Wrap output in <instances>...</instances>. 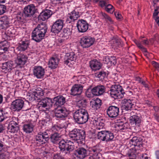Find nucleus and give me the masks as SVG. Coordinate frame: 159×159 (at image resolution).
<instances>
[{
  "label": "nucleus",
  "instance_id": "nucleus-19",
  "mask_svg": "<svg viewBox=\"0 0 159 159\" xmlns=\"http://www.w3.org/2000/svg\"><path fill=\"white\" fill-rule=\"evenodd\" d=\"M52 102L54 108L61 107L65 103L66 98L62 95L58 96L53 98Z\"/></svg>",
  "mask_w": 159,
  "mask_h": 159
},
{
  "label": "nucleus",
  "instance_id": "nucleus-20",
  "mask_svg": "<svg viewBox=\"0 0 159 159\" xmlns=\"http://www.w3.org/2000/svg\"><path fill=\"white\" fill-rule=\"evenodd\" d=\"M45 73V70L41 66H35L33 69V74L38 79H42Z\"/></svg>",
  "mask_w": 159,
  "mask_h": 159
},
{
  "label": "nucleus",
  "instance_id": "nucleus-56",
  "mask_svg": "<svg viewBox=\"0 0 159 159\" xmlns=\"http://www.w3.org/2000/svg\"><path fill=\"white\" fill-rule=\"evenodd\" d=\"M152 64L155 68L159 69V63L154 61H152Z\"/></svg>",
  "mask_w": 159,
  "mask_h": 159
},
{
  "label": "nucleus",
  "instance_id": "nucleus-10",
  "mask_svg": "<svg viewBox=\"0 0 159 159\" xmlns=\"http://www.w3.org/2000/svg\"><path fill=\"white\" fill-rule=\"evenodd\" d=\"M24 105V100L21 99H16L11 103V109L14 111H19L23 107Z\"/></svg>",
  "mask_w": 159,
  "mask_h": 159
},
{
  "label": "nucleus",
  "instance_id": "nucleus-12",
  "mask_svg": "<svg viewBox=\"0 0 159 159\" xmlns=\"http://www.w3.org/2000/svg\"><path fill=\"white\" fill-rule=\"evenodd\" d=\"M52 106V99L48 98H42L39 102L37 107L39 109L42 108H46V109L50 108Z\"/></svg>",
  "mask_w": 159,
  "mask_h": 159
},
{
  "label": "nucleus",
  "instance_id": "nucleus-47",
  "mask_svg": "<svg viewBox=\"0 0 159 159\" xmlns=\"http://www.w3.org/2000/svg\"><path fill=\"white\" fill-rule=\"evenodd\" d=\"M102 16L107 21H109L111 23H113V21L111 18L105 13H102Z\"/></svg>",
  "mask_w": 159,
  "mask_h": 159
},
{
  "label": "nucleus",
  "instance_id": "nucleus-50",
  "mask_svg": "<svg viewBox=\"0 0 159 159\" xmlns=\"http://www.w3.org/2000/svg\"><path fill=\"white\" fill-rule=\"evenodd\" d=\"M135 43L138 47V48L141 49L144 52H146L147 51L146 49L141 45L140 42L137 41H135Z\"/></svg>",
  "mask_w": 159,
  "mask_h": 159
},
{
  "label": "nucleus",
  "instance_id": "nucleus-23",
  "mask_svg": "<svg viewBox=\"0 0 159 159\" xmlns=\"http://www.w3.org/2000/svg\"><path fill=\"white\" fill-rule=\"evenodd\" d=\"M14 119L13 120L11 121L7 127L8 132L11 133H14L17 132L19 129V127L18 123L14 120Z\"/></svg>",
  "mask_w": 159,
  "mask_h": 159
},
{
  "label": "nucleus",
  "instance_id": "nucleus-24",
  "mask_svg": "<svg viewBox=\"0 0 159 159\" xmlns=\"http://www.w3.org/2000/svg\"><path fill=\"white\" fill-rule=\"evenodd\" d=\"M52 14V12L51 10L46 9L40 13L38 18L39 20L45 21L50 18Z\"/></svg>",
  "mask_w": 159,
  "mask_h": 159
},
{
  "label": "nucleus",
  "instance_id": "nucleus-18",
  "mask_svg": "<svg viewBox=\"0 0 159 159\" xmlns=\"http://www.w3.org/2000/svg\"><path fill=\"white\" fill-rule=\"evenodd\" d=\"M80 16L79 12L74 10L68 14L66 20V22L67 23H70L71 22H73L77 20Z\"/></svg>",
  "mask_w": 159,
  "mask_h": 159
},
{
  "label": "nucleus",
  "instance_id": "nucleus-49",
  "mask_svg": "<svg viewBox=\"0 0 159 159\" xmlns=\"http://www.w3.org/2000/svg\"><path fill=\"white\" fill-rule=\"evenodd\" d=\"M7 10L6 6L0 4V15L4 13Z\"/></svg>",
  "mask_w": 159,
  "mask_h": 159
},
{
  "label": "nucleus",
  "instance_id": "nucleus-25",
  "mask_svg": "<svg viewBox=\"0 0 159 159\" xmlns=\"http://www.w3.org/2000/svg\"><path fill=\"white\" fill-rule=\"evenodd\" d=\"M133 100L124 99L123 101L122 109L126 111L131 110L134 105Z\"/></svg>",
  "mask_w": 159,
  "mask_h": 159
},
{
  "label": "nucleus",
  "instance_id": "nucleus-55",
  "mask_svg": "<svg viewBox=\"0 0 159 159\" xmlns=\"http://www.w3.org/2000/svg\"><path fill=\"white\" fill-rule=\"evenodd\" d=\"M18 60H23V59H27V57L24 55L20 54L18 55Z\"/></svg>",
  "mask_w": 159,
  "mask_h": 159
},
{
  "label": "nucleus",
  "instance_id": "nucleus-64",
  "mask_svg": "<svg viewBox=\"0 0 159 159\" xmlns=\"http://www.w3.org/2000/svg\"><path fill=\"white\" fill-rule=\"evenodd\" d=\"M108 63L110 64L111 66H115L116 63V60H108Z\"/></svg>",
  "mask_w": 159,
  "mask_h": 159
},
{
  "label": "nucleus",
  "instance_id": "nucleus-13",
  "mask_svg": "<svg viewBox=\"0 0 159 159\" xmlns=\"http://www.w3.org/2000/svg\"><path fill=\"white\" fill-rule=\"evenodd\" d=\"M55 116L57 118L61 120L65 119L67 116L66 110L61 107L54 108Z\"/></svg>",
  "mask_w": 159,
  "mask_h": 159
},
{
  "label": "nucleus",
  "instance_id": "nucleus-45",
  "mask_svg": "<svg viewBox=\"0 0 159 159\" xmlns=\"http://www.w3.org/2000/svg\"><path fill=\"white\" fill-rule=\"evenodd\" d=\"M41 89L39 88L35 89L33 92L35 96L37 97L38 96H43V92L41 90Z\"/></svg>",
  "mask_w": 159,
  "mask_h": 159
},
{
  "label": "nucleus",
  "instance_id": "nucleus-57",
  "mask_svg": "<svg viewBox=\"0 0 159 159\" xmlns=\"http://www.w3.org/2000/svg\"><path fill=\"white\" fill-rule=\"evenodd\" d=\"M115 16L118 19H121L122 17L119 11H115L114 13Z\"/></svg>",
  "mask_w": 159,
  "mask_h": 159
},
{
  "label": "nucleus",
  "instance_id": "nucleus-7",
  "mask_svg": "<svg viewBox=\"0 0 159 159\" xmlns=\"http://www.w3.org/2000/svg\"><path fill=\"white\" fill-rule=\"evenodd\" d=\"M98 132V138L102 141L106 142L112 141L114 138L113 134L110 131L102 130Z\"/></svg>",
  "mask_w": 159,
  "mask_h": 159
},
{
  "label": "nucleus",
  "instance_id": "nucleus-2",
  "mask_svg": "<svg viewBox=\"0 0 159 159\" xmlns=\"http://www.w3.org/2000/svg\"><path fill=\"white\" fill-rule=\"evenodd\" d=\"M47 28V26L45 24L38 25L32 32V39L36 42L41 41L44 39Z\"/></svg>",
  "mask_w": 159,
  "mask_h": 159
},
{
  "label": "nucleus",
  "instance_id": "nucleus-62",
  "mask_svg": "<svg viewBox=\"0 0 159 159\" xmlns=\"http://www.w3.org/2000/svg\"><path fill=\"white\" fill-rule=\"evenodd\" d=\"M7 45H8L7 42L6 41L1 42L0 43V46L1 48L7 46Z\"/></svg>",
  "mask_w": 159,
  "mask_h": 159
},
{
  "label": "nucleus",
  "instance_id": "nucleus-36",
  "mask_svg": "<svg viewBox=\"0 0 159 159\" xmlns=\"http://www.w3.org/2000/svg\"><path fill=\"white\" fill-rule=\"evenodd\" d=\"M76 59V56L73 52L67 53L65 56V60H74Z\"/></svg>",
  "mask_w": 159,
  "mask_h": 159
},
{
  "label": "nucleus",
  "instance_id": "nucleus-28",
  "mask_svg": "<svg viewBox=\"0 0 159 159\" xmlns=\"http://www.w3.org/2000/svg\"><path fill=\"white\" fill-rule=\"evenodd\" d=\"M142 139L140 137H134L131 139L130 143L134 146L140 148L142 146Z\"/></svg>",
  "mask_w": 159,
  "mask_h": 159
},
{
  "label": "nucleus",
  "instance_id": "nucleus-40",
  "mask_svg": "<svg viewBox=\"0 0 159 159\" xmlns=\"http://www.w3.org/2000/svg\"><path fill=\"white\" fill-rule=\"evenodd\" d=\"M106 73L104 71L98 72L96 74V76L99 78L100 80H103L106 76Z\"/></svg>",
  "mask_w": 159,
  "mask_h": 159
},
{
  "label": "nucleus",
  "instance_id": "nucleus-6",
  "mask_svg": "<svg viewBox=\"0 0 159 159\" xmlns=\"http://www.w3.org/2000/svg\"><path fill=\"white\" fill-rule=\"evenodd\" d=\"M109 92H110V96L115 99L123 98L125 94L124 90L120 85H112Z\"/></svg>",
  "mask_w": 159,
  "mask_h": 159
},
{
  "label": "nucleus",
  "instance_id": "nucleus-15",
  "mask_svg": "<svg viewBox=\"0 0 159 159\" xmlns=\"http://www.w3.org/2000/svg\"><path fill=\"white\" fill-rule=\"evenodd\" d=\"M106 112L109 117L112 118H115L119 115V109L117 107L111 106L107 109Z\"/></svg>",
  "mask_w": 159,
  "mask_h": 159
},
{
  "label": "nucleus",
  "instance_id": "nucleus-17",
  "mask_svg": "<svg viewBox=\"0 0 159 159\" xmlns=\"http://www.w3.org/2000/svg\"><path fill=\"white\" fill-rule=\"evenodd\" d=\"M30 40L26 38H23L18 43L17 49L20 51H24L28 48Z\"/></svg>",
  "mask_w": 159,
  "mask_h": 159
},
{
  "label": "nucleus",
  "instance_id": "nucleus-30",
  "mask_svg": "<svg viewBox=\"0 0 159 159\" xmlns=\"http://www.w3.org/2000/svg\"><path fill=\"white\" fill-rule=\"evenodd\" d=\"M72 30L68 28H64L60 34V36L65 39H67L71 37Z\"/></svg>",
  "mask_w": 159,
  "mask_h": 159
},
{
  "label": "nucleus",
  "instance_id": "nucleus-14",
  "mask_svg": "<svg viewBox=\"0 0 159 159\" xmlns=\"http://www.w3.org/2000/svg\"><path fill=\"white\" fill-rule=\"evenodd\" d=\"M89 25L87 21L83 19L79 20L76 24L78 31L80 33L86 32L89 28Z\"/></svg>",
  "mask_w": 159,
  "mask_h": 159
},
{
  "label": "nucleus",
  "instance_id": "nucleus-58",
  "mask_svg": "<svg viewBox=\"0 0 159 159\" xmlns=\"http://www.w3.org/2000/svg\"><path fill=\"white\" fill-rule=\"evenodd\" d=\"M107 4L106 2L103 0L100 1L99 2V5L101 7H103L104 6L105 7Z\"/></svg>",
  "mask_w": 159,
  "mask_h": 159
},
{
  "label": "nucleus",
  "instance_id": "nucleus-52",
  "mask_svg": "<svg viewBox=\"0 0 159 159\" xmlns=\"http://www.w3.org/2000/svg\"><path fill=\"white\" fill-rule=\"evenodd\" d=\"M135 43L138 47V48L141 49L144 52H146L147 51L146 49L141 45L140 42L137 41H135Z\"/></svg>",
  "mask_w": 159,
  "mask_h": 159
},
{
  "label": "nucleus",
  "instance_id": "nucleus-60",
  "mask_svg": "<svg viewBox=\"0 0 159 159\" xmlns=\"http://www.w3.org/2000/svg\"><path fill=\"white\" fill-rule=\"evenodd\" d=\"M4 146V143L0 140V153H4L5 151L2 150V148Z\"/></svg>",
  "mask_w": 159,
  "mask_h": 159
},
{
  "label": "nucleus",
  "instance_id": "nucleus-22",
  "mask_svg": "<svg viewBox=\"0 0 159 159\" xmlns=\"http://www.w3.org/2000/svg\"><path fill=\"white\" fill-rule=\"evenodd\" d=\"M75 155L80 159H83L88 156V150L83 147L79 148L75 150Z\"/></svg>",
  "mask_w": 159,
  "mask_h": 159
},
{
  "label": "nucleus",
  "instance_id": "nucleus-34",
  "mask_svg": "<svg viewBox=\"0 0 159 159\" xmlns=\"http://www.w3.org/2000/svg\"><path fill=\"white\" fill-rule=\"evenodd\" d=\"M66 122H64L60 124L54 126L52 128V129L53 131L56 130V131H58L63 128H66Z\"/></svg>",
  "mask_w": 159,
  "mask_h": 159
},
{
  "label": "nucleus",
  "instance_id": "nucleus-16",
  "mask_svg": "<svg viewBox=\"0 0 159 159\" xmlns=\"http://www.w3.org/2000/svg\"><path fill=\"white\" fill-rule=\"evenodd\" d=\"M37 10L35 6L33 4H31L24 8V12L25 17H30L35 14Z\"/></svg>",
  "mask_w": 159,
  "mask_h": 159
},
{
  "label": "nucleus",
  "instance_id": "nucleus-44",
  "mask_svg": "<svg viewBox=\"0 0 159 159\" xmlns=\"http://www.w3.org/2000/svg\"><path fill=\"white\" fill-rule=\"evenodd\" d=\"M86 100H83L79 101L77 103V106L79 107V109L83 108L84 109L86 106Z\"/></svg>",
  "mask_w": 159,
  "mask_h": 159
},
{
  "label": "nucleus",
  "instance_id": "nucleus-46",
  "mask_svg": "<svg viewBox=\"0 0 159 159\" xmlns=\"http://www.w3.org/2000/svg\"><path fill=\"white\" fill-rule=\"evenodd\" d=\"M104 126V123L101 121L97 122L96 124V129L97 130H100L102 129Z\"/></svg>",
  "mask_w": 159,
  "mask_h": 159
},
{
  "label": "nucleus",
  "instance_id": "nucleus-21",
  "mask_svg": "<svg viewBox=\"0 0 159 159\" xmlns=\"http://www.w3.org/2000/svg\"><path fill=\"white\" fill-rule=\"evenodd\" d=\"M83 89V86L80 84L73 85L70 90V94L73 96L80 95Z\"/></svg>",
  "mask_w": 159,
  "mask_h": 159
},
{
  "label": "nucleus",
  "instance_id": "nucleus-31",
  "mask_svg": "<svg viewBox=\"0 0 159 159\" xmlns=\"http://www.w3.org/2000/svg\"><path fill=\"white\" fill-rule=\"evenodd\" d=\"M90 104L94 110H97L101 107L102 104L101 100L98 98L93 100L90 102Z\"/></svg>",
  "mask_w": 159,
  "mask_h": 159
},
{
  "label": "nucleus",
  "instance_id": "nucleus-37",
  "mask_svg": "<svg viewBox=\"0 0 159 159\" xmlns=\"http://www.w3.org/2000/svg\"><path fill=\"white\" fill-rule=\"evenodd\" d=\"M16 20L17 21L19 22H24L25 19L23 16V14L22 12H20L17 13L16 15Z\"/></svg>",
  "mask_w": 159,
  "mask_h": 159
},
{
  "label": "nucleus",
  "instance_id": "nucleus-59",
  "mask_svg": "<svg viewBox=\"0 0 159 159\" xmlns=\"http://www.w3.org/2000/svg\"><path fill=\"white\" fill-rule=\"evenodd\" d=\"M53 159H64V158L62 156L58 154L54 156Z\"/></svg>",
  "mask_w": 159,
  "mask_h": 159
},
{
  "label": "nucleus",
  "instance_id": "nucleus-61",
  "mask_svg": "<svg viewBox=\"0 0 159 159\" xmlns=\"http://www.w3.org/2000/svg\"><path fill=\"white\" fill-rule=\"evenodd\" d=\"M7 151L4 152V153H0V159H5V157L6 156Z\"/></svg>",
  "mask_w": 159,
  "mask_h": 159
},
{
  "label": "nucleus",
  "instance_id": "nucleus-4",
  "mask_svg": "<svg viewBox=\"0 0 159 159\" xmlns=\"http://www.w3.org/2000/svg\"><path fill=\"white\" fill-rule=\"evenodd\" d=\"M73 117L75 121L79 124L86 123L89 118V115L87 110L82 108L77 110L74 113Z\"/></svg>",
  "mask_w": 159,
  "mask_h": 159
},
{
  "label": "nucleus",
  "instance_id": "nucleus-35",
  "mask_svg": "<svg viewBox=\"0 0 159 159\" xmlns=\"http://www.w3.org/2000/svg\"><path fill=\"white\" fill-rule=\"evenodd\" d=\"M59 60H49L48 67L52 69L56 68L58 65Z\"/></svg>",
  "mask_w": 159,
  "mask_h": 159
},
{
  "label": "nucleus",
  "instance_id": "nucleus-8",
  "mask_svg": "<svg viewBox=\"0 0 159 159\" xmlns=\"http://www.w3.org/2000/svg\"><path fill=\"white\" fill-rule=\"evenodd\" d=\"M88 156L89 159H100L102 156L100 153V150L99 147L95 146L89 148L88 149Z\"/></svg>",
  "mask_w": 159,
  "mask_h": 159
},
{
  "label": "nucleus",
  "instance_id": "nucleus-43",
  "mask_svg": "<svg viewBox=\"0 0 159 159\" xmlns=\"http://www.w3.org/2000/svg\"><path fill=\"white\" fill-rule=\"evenodd\" d=\"M105 10L108 12L112 13L114 11L115 9L114 7L110 4H107L105 7Z\"/></svg>",
  "mask_w": 159,
  "mask_h": 159
},
{
  "label": "nucleus",
  "instance_id": "nucleus-32",
  "mask_svg": "<svg viewBox=\"0 0 159 159\" xmlns=\"http://www.w3.org/2000/svg\"><path fill=\"white\" fill-rule=\"evenodd\" d=\"M128 124L123 123L122 121L119 122L116 124V128L118 131H123L124 130L128 129Z\"/></svg>",
  "mask_w": 159,
  "mask_h": 159
},
{
  "label": "nucleus",
  "instance_id": "nucleus-41",
  "mask_svg": "<svg viewBox=\"0 0 159 159\" xmlns=\"http://www.w3.org/2000/svg\"><path fill=\"white\" fill-rule=\"evenodd\" d=\"M8 114L7 112L3 113L2 110H0V122H2L8 117Z\"/></svg>",
  "mask_w": 159,
  "mask_h": 159
},
{
  "label": "nucleus",
  "instance_id": "nucleus-5",
  "mask_svg": "<svg viewBox=\"0 0 159 159\" xmlns=\"http://www.w3.org/2000/svg\"><path fill=\"white\" fill-rule=\"evenodd\" d=\"M49 136L47 131L40 132L34 136V141L37 146H42L48 142Z\"/></svg>",
  "mask_w": 159,
  "mask_h": 159
},
{
  "label": "nucleus",
  "instance_id": "nucleus-54",
  "mask_svg": "<svg viewBox=\"0 0 159 159\" xmlns=\"http://www.w3.org/2000/svg\"><path fill=\"white\" fill-rule=\"evenodd\" d=\"M159 13V6H157L155 9L154 13H153V17L157 16Z\"/></svg>",
  "mask_w": 159,
  "mask_h": 159
},
{
  "label": "nucleus",
  "instance_id": "nucleus-63",
  "mask_svg": "<svg viewBox=\"0 0 159 159\" xmlns=\"http://www.w3.org/2000/svg\"><path fill=\"white\" fill-rule=\"evenodd\" d=\"M51 1L52 4L54 5L57 4L60 5V2L58 0H51Z\"/></svg>",
  "mask_w": 159,
  "mask_h": 159
},
{
  "label": "nucleus",
  "instance_id": "nucleus-3",
  "mask_svg": "<svg viewBox=\"0 0 159 159\" xmlns=\"http://www.w3.org/2000/svg\"><path fill=\"white\" fill-rule=\"evenodd\" d=\"M69 137L79 144H84L85 142V131L83 129H74L69 133Z\"/></svg>",
  "mask_w": 159,
  "mask_h": 159
},
{
  "label": "nucleus",
  "instance_id": "nucleus-39",
  "mask_svg": "<svg viewBox=\"0 0 159 159\" xmlns=\"http://www.w3.org/2000/svg\"><path fill=\"white\" fill-rule=\"evenodd\" d=\"M112 42L113 43V46L118 47H122V42L120 39H115L112 40Z\"/></svg>",
  "mask_w": 159,
  "mask_h": 159
},
{
  "label": "nucleus",
  "instance_id": "nucleus-42",
  "mask_svg": "<svg viewBox=\"0 0 159 159\" xmlns=\"http://www.w3.org/2000/svg\"><path fill=\"white\" fill-rule=\"evenodd\" d=\"M15 78V80L17 81L20 80L22 78V74L19 72V71L17 70L16 71L15 75L13 76Z\"/></svg>",
  "mask_w": 159,
  "mask_h": 159
},
{
  "label": "nucleus",
  "instance_id": "nucleus-38",
  "mask_svg": "<svg viewBox=\"0 0 159 159\" xmlns=\"http://www.w3.org/2000/svg\"><path fill=\"white\" fill-rule=\"evenodd\" d=\"M86 96L89 98H93L95 95V93H93V88L88 89L85 92Z\"/></svg>",
  "mask_w": 159,
  "mask_h": 159
},
{
  "label": "nucleus",
  "instance_id": "nucleus-33",
  "mask_svg": "<svg viewBox=\"0 0 159 159\" xmlns=\"http://www.w3.org/2000/svg\"><path fill=\"white\" fill-rule=\"evenodd\" d=\"M34 126L31 123L25 124L23 126L24 131L27 133H30L32 132L33 130Z\"/></svg>",
  "mask_w": 159,
  "mask_h": 159
},
{
  "label": "nucleus",
  "instance_id": "nucleus-27",
  "mask_svg": "<svg viewBox=\"0 0 159 159\" xmlns=\"http://www.w3.org/2000/svg\"><path fill=\"white\" fill-rule=\"evenodd\" d=\"M129 122L131 125L139 126L141 123V119L139 116L137 115H133L130 118Z\"/></svg>",
  "mask_w": 159,
  "mask_h": 159
},
{
  "label": "nucleus",
  "instance_id": "nucleus-51",
  "mask_svg": "<svg viewBox=\"0 0 159 159\" xmlns=\"http://www.w3.org/2000/svg\"><path fill=\"white\" fill-rule=\"evenodd\" d=\"M135 43L138 47V48L141 49L144 52H146L147 51L146 49L141 45L140 42L137 41H135Z\"/></svg>",
  "mask_w": 159,
  "mask_h": 159
},
{
  "label": "nucleus",
  "instance_id": "nucleus-53",
  "mask_svg": "<svg viewBox=\"0 0 159 159\" xmlns=\"http://www.w3.org/2000/svg\"><path fill=\"white\" fill-rule=\"evenodd\" d=\"M9 24L8 21L7 20L4 21L3 23L2 24V29H5L7 28L9 26Z\"/></svg>",
  "mask_w": 159,
  "mask_h": 159
},
{
  "label": "nucleus",
  "instance_id": "nucleus-1",
  "mask_svg": "<svg viewBox=\"0 0 159 159\" xmlns=\"http://www.w3.org/2000/svg\"><path fill=\"white\" fill-rule=\"evenodd\" d=\"M61 138L60 134L56 132L52 134L50 137L52 143L54 144H59V147L64 155L69 156L75 148L74 143L67 139L60 140Z\"/></svg>",
  "mask_w": 159,
  "mask_h": 159
},
{
  "label": "nucleus",
  "instance_id": "nucleus-11",
  "mask_svg": "<svg viewBox=\"0 0 159 159\" xmlns=\"http://www.w3.org/2000/svg\"><path fill=\"white\" fill-rule=\"evenodd\" d=\"M95 40L89 36H85L82 37L80 40V43L83 48H89L93 45Z\"/></svg>",
  "mask_w": 159,
  "mask_h": 159
},
{
  "label": "nucleus",
  "instance_id": "nucleus-48",
  "mask_svg": "<svg viewBox=\"0 0 159 159\" xmlns=\"http://www.w3.org/2000/svg\"><path fill=\"white\" fill-rule=\"evenodd\" d=\"M17 65L22 67L25 64L26 60H15Z\"/></svg>",
  "mask_w": 159,
  "mask_h": 159
},
{
  "label": "nucleus",
  "instance_id": "nucleus-9",
  "mask_svg": "<svg viewBox=\"0 0 159 159\" xmlns=\"http://www.w3.org/2000/svg\"><path fill=\"white\" fill-rule=\"evenodd\" d=\"M64 25V20L58 19L54 22L51 29V31L55 35L58 34L62 30Z\"/></svg>",
  "mask_w": 159,
  "mask_h": 159
},
{
  "label": "nucleus",
  "instance_id": "nucleus-29",
  "mask_svg": "<svg viewBox=\"0 0 159 159\" xmlns=\"http://www.w3.org/2000/svg\"><path fill=\"white\" fill-rule=\"evenodd\" d=\"M89 64L90 67L94 70H99L102 66V64L98 60H91Z\"/></svg>",
  "mask_w": 159,
  "mask_h": 159
},
{
  "label": "nucleus",
  "instance_id": "nucleus-26",
  "mask_svg": "<svg viewBox=\"0 0 159 159\" xmlns=\"http://www.w3.org/2000/svg\"><path fill=\"white\" fill-rule=\"evenodd\" d=\"M105 87L101 85H98L93 88V93H95V96H99L102 95L105 91Z\"/></svg>",
  "mask_w": 159,
  "mask_h": 159
}]
</instances>
